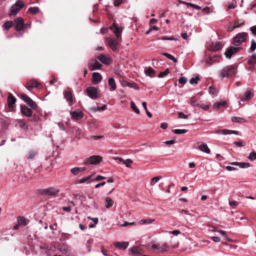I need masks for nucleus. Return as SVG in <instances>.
Returning a JSON list of instances; mask_svg holds the SVG:
<instances>
[{
	"instance_id": "4",
	"label": "nucleus",
	"mask_w": 256,
	"mask_h": 256,
	"mask_svg": "<svg viewBox=\"0 0 256 256\" xmlns=\"http://www.w3.org/2000/svg\"><path fill=\"white\" fill-rule=\"evenodd\" d=\"M152 248L153 250H156V252L157 253H162L168 250L169 246L166 243H164L162 244L158 243L152 244Z\"/></svg>"
},
{
	"instance_id": "13",
	"label": "nucleus",
	"mask_w": 256,
	"mask_h": 256,
	"mask_svg": "<svg viewBox=\"0 0 256 256\" xmlns=\"http://www.w3.org/2000/svg\"><path fill=\"white\" fill-rule=\"evenodd\" d=\"M215 133L217 134H222L224 135L232 134H236V135L240 134V132L238 131L230 130H228V129L217 130L215 132Z\"/></svg>"
},
{
	"instance_id": "62",
	"label": "nucleus",
	"mask_w": 256,
	"mask_h": 256,
	"mask_svg": "<svg viewBox=\"0 0 256 256\" xmlns=\"http://www.w3.org/2000/svg\"><path fill=\"white\" fill-rule=\"evenodd\" d=\"M88 218L92 220L95 224H97L98 223V220L97 218H91L90 216H88Z\"/></svg>"
},
{
	"instance_id": "37",
	"label": "nucleus",
	"mask_w": 256,
	"mask_h": 256,
	"mask_svg": "<svg viewBox=\"0 0 256 256\" xmlns=\"http://www.w3.org/2000/svg\"><path fill=\"white\" fill-rule=\"evenodd\" d=\"M248 62L250 65H254L256 64V54H252L251 58L248 60Z\"/></svg>"
},
{
	"instance_id": "59",
	"label": "nucleus",
	"mask_w": 256,
	"mask_h": 256,
	"mask_svg": "<svg viewBox=\"0 0 256 256\" xmlns=\"http://www.w3.org/2000/svg\"><path fill=\"white\" fill-rule=\"evenodd\" d=\"M229 204L230 206L234 208L238 205V203L236 201H230Z\"/></svg>"
},
{
	"instance_id": "36",
	"label": "nucleus",
	"mask_w": 256,
	"mask_h": 256,
	"mask_svg": "<svg viewBox=\"0 0 256 256\" xmlns=\"http://www.w3.org/2000/svg\"><path fill=\"white\" fill-rule=\"evenodd\" d=\"M13 25L12 21H7L5 22L3 25L2 28L5 30H8Z\"/></svg>"
},
{
	"instance_id": "21",
	"label": "nucleus",
	"mask_w": 256,
	"mask_h": 256,
	"mask_svg": "<svg viewBox=\"0 0 256 256\" xmlns=\"http://www.w3.org/2000/svg\"><path fill=\"white\" fill-rule=\"evenodd\" d=\"M21 111L23 114L28 116L30 117L32 115V111L30 108H28L25 106H22L21 107Z\"/></svg>"
},
{
	"instance_id": "46",
	"label": "nucleus",
	"mask_w": 256,
	"mask_h": 256,
	"mask_svg": "<svg viewBox=\"0 0 256 256\" xmlns=\"http://www.w3.org/2000/svg\"><path fill=\"white\" fill-rule=\"evenodd\" d=\"M130 106L132 110L137 114H140V110L138 108L134 102H131Z\"/></svg>"
},
{
	"instance_id": "18",
	"label": "nucleus",
	"mask_w": 256,
	"mask_h": 256,
	"mask_svg": "<svg viewBox=\"0 0 256 256\" xmlns=\"http://www.w3.org/2000/svg\"><path fill=\"white\" fill-rule=\"evenodd\" d=\"M40 84L36 80H32L28 82L26 88L30 90L32 88H39Z\"/></svg>"
},
{
	"instance_id": "23",
	"label": "nucleus",
	"mask_w": 256,
	"mask_h": 256,
	"mask_svg": "<svg viewBox=\"0 0 256 256\" xmlns=\"http://www.w3.org/2000/svg\"><path fill=\"white\" fill-rule=\"evenodd\" d=\"M154 220V219L152 218L142 219L138 221V224L139 225H149L152 224Z\"/></svg>"
},
{
	"instance_id": "41",
	"label": "nucleus",
	"mask_w": 256,
	"mask_h": 256,
	"mask_svg": "<svg viewBox=\"0 0 256 256\" xmlns=\"http://www.w3.org/2000/svg\"><path fill=\"white\" fill-rule=\"evenodd\" d=\"M190 104L192 106H199L200 104L198 102V100H196L194 97L192 98L190 100Z\"/></svg>"
},
{
	"instance_id": "52",
	"label": "nucleus",
	"mask_w": 256,
	"mask_h": 256,
	"mask_svg": "<svg viewBox=\"0 0 256 256\" xmlns=\"http://www.w3.org/2000/svg\"><path fill=\"white\" fill-rule=\"evenodd\" d=\"M169 73V70L168 69H166L164 72H162L160 73L158 77L160 78H162L166 76Z\"/></svg>"
},
{
	"instance_id": "10",
	"label": "nucleus",
	"mask_w": 256,
	"mask_h": 256,
	"mask_svg": "<svg viewBox=\"0 0 256 256\" xmlns=\"http://www.w3.org/2000/svg\"><path fill=\"white\" fill-rule=\"evenodd\" d=\"M88 66L89 69L90 70L93 71L94 70L100 69L102 66V64L96 60L92 59L89 60Z\"/></svg>"
},
{
	"instance_id": "16",
	"label": "nucleus",
	"mask_w": 256,
	"mask_h": 256,
	"mask_svg": "<svg viewBox=\"0 0 256 256\" xmlns=\"http://www.w3.org/2000/svg\"><path fill=\"white\" fill-rule=\"evenodd\" d=\"M16 24V30L20 32L23 29L24 26V20L21 18H17L14 20Z\"/></svg>"
},
{
	"instance_id": "57",
	"label": "nucleus",
	"mask_w": 256,
	"mask_h": 256,
	"mask_svg": "<svg viewBox=\"0 0 256 256\" xmlns=\"http://www.w3.org/2000/svg\"><path fill=\"white\" fill-rule=\"evenodd\" d=\"M250 48L252 51H254L256 49V43L254 40H252Z\"/></svg>"
},
{
	"instance_id": "35",
	"label": "nucleus",
	"mask_w": 256,
	"mask_h": 256,
	"mask_svg": "<svg viewBox=\"0 0 256 256\" xmlns=\"http://www.w3.org/2000/svg\"><path fill=\"white\" fill-rule=\"evenodd\" d=\"M232 121L235 123H242L246 122L243 118L237 116L232 117Z\"/></svg>"
},
{
	"instance_id": "9",
	"label": "nucleus",
	"mask_w": 256,
	"mask_h": 256,
	"mask_svg": "<svg viewBox=\"0 0 256 256\" xmlns=\"http://www.w3.org/2000/svg\"><path fill=\"white\" fill-rule=\"evenodd\" d=\"M21 98L32 108L36 110L38 108L37 104L30 97L24 94H22Z\"/></svg>"
},
{
	"instance_id": "53",
	"label": "nucleus",
	"mask_w": 256,
	"mask_h": 256,
	"mask_svg": "<svg viewBox=\"0 0 256 256\" xmlns=\"http://www.w3.org/2000/svg\"><path fill=\"white\" fill-rule=\"evenodd\" d=\"M132 163V160L129 158L127 159L126 160H124V162H123V164H125V166L128 168H130V164Z\"/></svg>"
},
{
	"instance_id": "27",
	"label": "nucleus",
	"mask_w": 256,
	"mask_h": 256,
	"mask_svg": "<svg viewBox=\"0 0 256 256\" xmlns=\"http://www.w3.org/2000/svg\"><path fill=\"white\" fill-rule=\"evenodd\" d=\"M222 48V46L219 42H216L212 43L210 47V50L212 51H216L220 50Z\"/></svg>"
},
{
	"instance_id": "11",
	"label": "nucleus",
	"mask_w": 256,
	"mask_h": 256,
	"mask_svg": "<svg viewBox=\"0 0 256 256\" xmlns=\"http://www.w3.org/2000/svg\"><path fill=\"white\" fill-rule=\"evenodd\" d=\"M100 62L106 65H109L112 63V60L108 55L100 54L96 57Z\"/></svg>"
},
{
	"instance_id": "28",
	"label": "nucleus",
	"mask_w": 256,
	"mask_h": 256,
	"mask_svg": "<svg viewBox=\"0 0 256 256\" xmlns=\"http://www.w3.org/2000/svg\"><path fill=\"white\" fill-rule=\"evenodd\" d=\"M198 148L200 150L206 154H210V150L208 148L207 144L204 143L200 144L198 146Z\"/></svg>"
},
{
	"instance_id": "14",
	"label": "nucleus",
	"mask_w": 256,
	"mask_h": 256,
	"mask_svg": "<svg viewBox=\"0 0 256 256\" xmlns=\"http://www.w3.org/2000/svg\"><path fill=\"white\" fill-rule=\"evenodd\" d=\"M64 98L66 100L67 102L70 105H72L73 103V98L72 92L70 88H67L64 90Z\"/></svg>"
},
{
	"instance_id": "19",
	"label": "nucleus",
	"mask_w": 256,
	"mask_h": 256,
	"mask_svg": "<svg viewBox=\"0 0 256 256\" xmlns=\"http://www.w3.org/2000/svg\"><path fill=\"white\" fill-rule=\"evenodd\" d=\"M114 244L116 248L125 250L128 247L129 243L128 242H114Z\"/></svg>"
},
{
	"instance_id": "24",
	"label": "nucleus",
	"mask_w": 256,
	"mask_h": 256,
	"mask_svg": "<svg viewBox=\"0 0 256 256\" xmlns=\"http://www.w3.org/2000/svg\"><path fill=\"white\" fill-rule=\"evenodd\" d=\"M16 101V98L12 95V94L10 93L8 98V107L10 108H13L15 104Z\"/></svg>"
},
{
	"instance_id": "5",
	"label": "nucleus",
	"mask_w": 256,
	"mask_h": 256,
	"mask_svg": "<svg viewBox=\"0 0 256 256\" xmlns=\"http://www.w3.org/2000/svg\"><path fill=\"white\" fill-rule=\"evenodd\" d=\"M248 34L246 32H242L238 34L234 41V44L236 46H239L240 44L244 42L247 38Z\"/></svg>"
},
{
	"instance_id": "2",
	"label": "nucleus",
	"mask_w": 256,
	"mask_h": 256,
	"mask_svg": "<svg viewBox=\"0 0 256 256\" xmlns=\"http://www.w3.org/2000/svg\"><path fill=\"white\" fill-rule=\"evenodd\" d=\"M24 6V4L22 1L18 0L11 6L8 15L15 16Z\"/></svg>"
},
{
	"instance_id": "60",
	"label": "nucleus",
	"mask_w": 256,
	"mask_h": 256,
	"mask_svg": "<svg viewBox=\"0 0 256 256\" xmlns=\"http://www.w3.org/2000/svg\"><path fill=\"white\" fill-rule=\"evenodd\" d=\"M174 142H175L174 138L170 140H166L164 142L165 144L166 145H172V144H174Z\"/></svg>"
},
{
	"instance_id": "47",
	"label": "nucleus",
	"mask_w": 256,
	"mask_h": 256,
	"mask_svg": "<svg viewBox=\"0 0 256 256\" xmlns=\"http://www.w3.org/2000/svg\"><path fill=\"white\" fill-rule=\"evenodd\" d=\"M248 158L251 161H254V160H256V152H251L249 156H248Z\"/></svg>"
},
{
	"instance_id": "22",
	"label": "nucleus",
	"mask_w": 256,
	"mask_h": 256,
	"mask_svg": "<svg viewBox=\"0 0 256 256\" xmlns=\"http://www.w3.org/2000/svg\"><path fill=\"white\" fill-rule=\"evenodd\" d=\"M218 58H219V56L216 55L210 56L206 60V64H210V65L214 63H216V62H218Z\"/></svg>"
},
{
	"instance_id": "58",
	"label": "nucleus",
	"mask_w": 256,
	"mask_h": 256,
	"mask_svg": "<svg viewBox=\"0 0 256 256\" xmlns=\"http://www.w3.org/2000/svg\"><path fill=\"white\" fill-rule=\"evenodd\" d=\"M178 82L184 84L187 82V78L186 77H182L178 80Z\"/></svg>"
},
{
	"instance_id": "51",
	"label": "nucleus",
	"mask_w": 256,
	"mask_h": 256,
	"mask_svg": "<svg viewBox=\"0 0 256 256\" xmlns=\"http://www.w3.org/2000/svg\"><path fill=\"white\" fill-rule=\"evenodd\" d=\"M162 232H168L170 234H173L174 236H178L180 232V231L178 230H174L173 231H166V230H162Z\"/></svg>"
},
{
	"instance_id": "6",
	"label": "nucleus",
	"mask_w": 256,
	"mask_h": 256,
	"mask_svg": "<svg viewBox=\"0 0 256 256\" xmlns=\"http://www.w3.org/2000/svg\"><path fill=\"white\" fill-rule=\"evenodd\" d=\"M59 192V190L56 188L50 187L41 190L40 193L44 196H53Z\"/></svg>"
},
{
	"instance_id": "38",
	"label": "nucleus",
	"mask_w": 256,
	"mask_h": 256,
	"mask_svg": "<svg viewBox=\"0 0 256 256\" xmlns=\"http://www.w3.org/2000/svg\"><path fill=\"white\" fill-rule=\"evenodd\" d=\"M40 11L39 8L38 7H30L28 10V12L32 14L38 13Z\"/></svg>"
},
{
	"instance_id": "63",
	"label": "nucleus",
	"mask_w": 256,
	"mask_h": 256,
	"mask_svg": "<svg viewBox=\"0 0 256 256\" xmlns=\"http://www.w3.org/2000/svg\"><path fill=\"white\" fill-rule=\"evenodd\" d=\"M178 118H187L188 116L185 115L182 112H179L178 114Z\"/></svg>"
},
{
	"instance_id": "42",
	"label": "nucleus",
	"mask_w": 256,
	"mask_h": 256,
	"mask_svg": "<svg viewBox=\"0 0 256 256\" xmlns=\"http://www.w3.org/2000/svg\"><path fill=\"white\" fill-rule=\"evenodd\" d=\"M162 55L166 56V58H168V59L172 60L174 62L176 63L177 62V60H176V58L174 56H172V55L168 54V53H162Z\"/></svg>"
},
{
	"instance_id": "31",
	"label": "nucleus",
	"mask_w": 256,
	"mask_h": 256,
	"mask_svg": "<svg viewBox=\"0 0 256 256\" xmlns=\"http://www.w3.org/2000/svg\"><path fill=\"white\" fill-rule=\"evenodd\" d=\"M18 224L26 226L28 223V220L24 216H19L18 219Z\"/></svg>"
},
{
	"instance_id": "29",
	"label": "nucleus",
	"mask_w": 256,
	"mask_h": 256,
	"mask_svg": "<svg viewBox=\"0 0 256 256\" xmlns=\"http://www.w3.org/2000/svg\"><path fill=\"white\" fill-rule=\"evenodd\" d=\"M144 73L147 76L152 78L154 76L156 72L154 68L150 67L148 70H144Z\"/></svg>"
},
{
	"instance_id": "55",
	"label": "nucleus",
	"mask_w": 256,
	"mask_h": 256,
	"mask_svg": "<svg viewBox=\"0 0 256 256\" xmlns=\"http://www.w3.org/2000/svg\"><path fill=\"white\" fill-rule=\"evenodd\" d=\"M35 156L34 152L31 150L29 152L28 156H27V158L29 160H32Z\"/></svg>"
},
{
	"instance_id": "50",
	"label": "nucleus",
	"mask_w": 256,
	"mask_h": 256,
	"mask_svg": "<svg viewBox=\"0 0 256 256\" xmlns=\"http://www.w3.org/2000/svg\"><path fill=\"white\" fill-rule=\"evenodd\" d=\"M184 4L188 5V6H190L192 7L193 8H194L196 10H200L201 9V8L200 6L196 5V4H192V3H190V2H184Z\"/></svg>"
},
{
	"instance_id": "17",
	"label": "nucleus",
	"mask_w": 256,
	"mask_h": 256,
	"mask_svg": "<svg viewBox=\"0 0 256 256\" xmlns=\"http://www.w3.org/2000/svg\"><path fill=\"white\" fill-rule=\"evenodd\" d=\"M72 118L74 120H79L83 117V112L80 110L70 112Z\"/></svg>"
},
{
	"instance_id": "61",
	"label": "nucleus",
	"mask_w": 256,
	"mask_h": 256,
	"mask_svg": "<svg viewBox=\"0 0 256 256\" xmlns=\"http://www.w3.org/2000/svg\"><path fill=\"white\" fill-rule=\"evenodd\" d=\"M160 40H174L175 38L173 36H170V37L163 36L160 38Z\"/></svg>"
},
{
	"instance_id": "39",
	"label": "nucleus",
	"mask_w": 256,
	"mask_h": 256,
	"mask_svg": "<svg viewBox=\"0 0 256 256\" xmlns=\"http://www.w3.org/2000/svg\"><path fill=\"white\" fill-rule=\"evenodd\" d=\"M94 174H92L90 176H86L84 178H82L81 180H80L78 182V184H84V183H85V182H90V179L92 178V176H93Z\"/></svg>"
},
{
	"instance_id": "12",
	"label": "nucleus",
	"mask_w": 256,
	"mask_h": 256,
	"mask_svg": "<svg viewBox=\"0 0 256 256\" xmlns=\"http://www.w3.org/2000/svg\"><path fill=\"white\" fill-rule=\"evenodd\" d=\"M110 28L113 31L116 38L119 39L121 36V33L122 30V28L119 27L116 24L115 22H114Z\"/></svg>"
},
{
	"instance_id": "49",
	"label": "nucleus",
	"mask_w": 256,
	"mask_h": 256,
	"mask_svg": "<svg viewBox=\"0 0 256 256\" xmlns=\"http://www.w3.org/2000/svg\"><path fill=\"white\" fill-rule=\"evenodd\" d=\"M218 232L220 233L224 237V240H229V238H228L227 234H226V232L224 230H218Z\"/></svg>"
},
{
	"instance_id": "3",
	"label": "nucleus",
	"mask_w": 256,
	"mask_h": 256,
	"mask_svg": "<svg viewBox=\"0 0 256 256\" xmlns=\"http://www.w3.org/2000/svg\"><path fill=\"white\" fill-rule=\"evenodd\" d=\"M102 160V158L100 156H92L86 158L84 163L85 164L96 165L100 164Z\"/></svg>"
},
{
	"instance_id": "34",
	"label": "nucleus",
	"mask_w": 256,
	"mask_h": 256,
	"mask_svg": "<svg viewBox=\"0 0 256 256\" xmlns=\"http://www.w3.org/2000/svg\"><path fill=\"white\" fill-rule=\"evenodd\" d=\"M252 96H253V94L250 91H247V92H246L244 94V98H242L241 100V101L249 100H250L251 99V98H252Z\"/></svg>"
},
{
	"instance_id": "32",
	"label": "nucleus",
	"mask_w": 256,
	"mask_h": 256,
	"mask_svg": "<svg viewBox=\"0 0 256 256\" xmlns=\"http://www.w3.org/2000/svg\"><path fill=\"white\" fill-rule=\"evenodd\" d=\"M105 206L107 208H111L114 204V201L109 197H106L105 199Z\"/></svg>"
},
{
	"instance_id": "26",
	"label": "nucleus",
	"mask_w": 256,
	"mask_h": 256,
	"mask_svg": "<svg viewBox=\"0 0 256 256\" xmlns=\"http://www.w3.org/2000/svg\"><path fill=\"white\" fill-rule=\"evenodd\" d=\"M122 86H128L131 88H133L136 90H139V87L138 86L134 83L132 84L126 81H124L122 82Z\"/></svg>"
},
{
	"instance_id": "20",
	"label": "nucleus",
	"mask_w": 256,
	"mask_h": 256,
	"mask_svg": "<svg viewBox=\"0 0 256 256\" xmlns=\"http://www.w3.org/2000/svg\"><path fill=\"white\" fill-rule=\"evenodd\" d=\"M102 80V75L98 72H94L92 76V80L94 84L100 82Z\"/></svg>"
},
{
	"instance_id": "25",
	"label": "nucleus",
	"mask_w": 256,
	"mask_h": 256,
	"mask_svg": "<svg viewBox=\"0 0 256 256\" xmlns=\"http://www.w3.org/2000/svg\"><path fill=\"white\" fill-rule=\"evenodd\" d=\"M128 250L133 254L141 255L142 254V250L140 246L130 248Z\"/></svg>"
},
{
	"instance_id": "44",
	"label": "nucleus",
	"mask_w": 256,
	"mask_h": 256,
	"mask_svg": "<svg viewBox=\"0 0 256 256\" xmlns=\"http://www.w3.org/2000/svg\"><path fill=\"white\" fill-rule=\"evenodd\" d=\"M226 104V102L225 101H222L220 102L215 103L214 105V108H218L220 106H224Z\"/></svg>"
},
{
	"instance_id": "54",
	"label": "nucleus",
	"mask_w": 256,
	"mask_h": 256,
	"mask_svg": "<svg viewBox=\"0 0 256 256\" xmlns=\"http://www.w3.org/2000/svg\"><path fill=\"white\" fill-rule=\"evenodd\" d=\"M199 106L205 111L208 110L210 108V106L208 104H200Z\"/></svg>"
},
{
	"instance_id": "45",
	"label": "nucleus",
	"mask_w": 256,
	"mask_h": 256,
	"mask_svg": "<svg viewBox=\"0 0 256 256\" xmlns=\"http://www.w3.org/2000/svg\"><path fill=\"white\" fill-rule=\"evenodd\" d=\"M200 80V77L198 76H196L194 78H192L190 80V82L192 84H198V81Z\"/></svg>"
},
{
	"instance_id": "48",
	"label": "nucleus",
	"mask_w": 256,
	"mask_h": 256,
	"mask_svg": "<svg viewBox=\"0 0 256 256\" xmlns=\"http://www.w3.org/2000/svg\"><path fill=\"white\" fill-rule=\"evenodd\" d=\"M187 132H188V130H184V129H182V130L176 129L174 130V133L176 134H185Z\"/></svg>"
},
{
	"instance_id": "30",
	"label": "nucleus",
	"mask_w": 256,
	"mask_h": 256,
	"mask_svg": "<svg viewBox=\"0 0 256 256\" xmlns=\"http://www.w3.org/2000/svg\"><path fill=\"white\" fill-rule=\"evenodd\" d=\"M234 165L238 166L242 168H248L250 166V164L248 162H234L232 164Z\"/></svg>"
},
{
	"instance_id": "33",
	"label": "nucleus",
	"mask_w": 256,
	"mask_h": 256,
	"mask_svg": "<svg viewBox=\"0 0 256 256\" xmlns=\"http://www.w3.org/2000/svg\"><path fill=\"white\" fill-rule=\"evenodd\" d=\"M108 83L110 86L111 87V90H114L116 88V84L114 80L112 78H110L108 79Z\"/></svg>"
},
{
	"instance_id": "56",
	"label": "nucleus",
	"mask_w": 256,
	"mask_h": 256,
	"mask_svg": "<svg viewBox=\"0 0 256 256\" xmlns=\"http://www.w3.org/2000/svg\"><path fill=\"white\" fill-rule=\"evenodd\" d=\"M70 172L74 175H76L80 172L78 171V168H72L70 170Z\"/></svg>"
},
{
	"instance_id": "7",
	"label": "nucleus",
	"mask_w": 256,
	"mask_h": 256,
	"mask_svg": "<svg viewBox=\"0 0 256 256\" xmlns=\"http://www.w3.org/2000/svg\"><path fill=\"white\" fill-rule=\"evenodd\" d=\"M98 90L94 86H89L86 89L88 96L92 100H96L98 96Z\"/></svg>"
},
{
	"instance_id": "1",
	"label": "nucleus",
	"mask_w": 256,
	"mask_h": 256,
	"mask_svg": "<svg viewBox=\"0 0 256 256\" xmlns=\"http://www.w3.org/2000/svg\"><path fill=\"white\" fill-rule=\"evenodd\" d=\"M236 72V67L232 65H230L224 67L220 70V76L222 78H228L235 76Z\"/></svg>"
},
{
	"instance_id": "64",
	"label": "nucleus",
	"mask_w": 256,
	"mask_h": 256,
	"mask_svg": "<svg viewBox=\"0 0 256 256\" xmlns=\"http://www.w3.org/2000/svg\"><path fill=\"white\" fill-rule=\"evenodd\" d=\"M250 30L253 35H256V26H252L250 28Z\"/></svg>"
},
{
	"instance_id": "43",
	"label": "nucleus",
	"mask_w": 256,
	"mask_h": 256,
	"mask_svg": "<svg viewBox=\"0 0 256 256\" xmlns=\"http://www.w3.org/2000/svg\"><path fill=\"white\" fill-rule=\"evenodd\" d=\"M20 126L22 128L24 129H27L28 128V126L26 124V123L22 120H17Z\"/></svg>"
},
{
	"instance_id": "40",
	"label": "nucleus",
	"mask_w": 256,
	"mask_h": 256,
	"mask_svg": "<svg viewBox=\"0 0 256 256\" xmlns=\"http://www.w3.org/2000/svg\"><path fill=\"white\" fill-rule=\"evenodd\" d=\"M162 177L161 176H157L152 178L150 181V184L152 186L154 185V184L157 182L159 180H160Z\"/></svg>"
},
{
	"instance_id": "15",
	"label": "nucleus",
	"mask_w": 256,
	"mask_h": 256,
	"mask_svg": "<svg viewBox=\"0 0 256 256\" xmlns=\"http://www.w3.org/2000/svg\"><path fill=\"white\" fill-rule=\"evenodd\" d=\"M239 49L240 48H238L233 46H231L230 48H228L225 52L226 58H230L233 54L236 53L238 51Z\"/></svg>"
},
{
	"instance_id": "8",
	"label": "nucleus",
	"mask_w": 256,
	"mask_h": 256,
	"mask_svg": "<svg viewBox=\"0 0 256 256\" xmlns=\"http://www.w3.org/2000/svg\"><path fill=\"white\" fill-rule=\"evenodd\" d=\"M106 40L108 46L113 51H118V42L116 38L113 37H108L106 38Z\"/></svg>"
}]
</instances>
